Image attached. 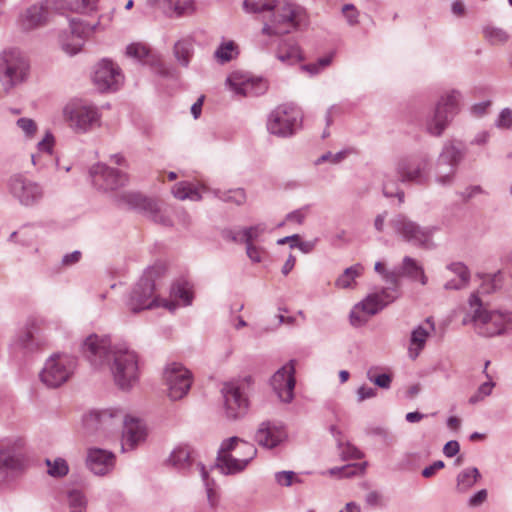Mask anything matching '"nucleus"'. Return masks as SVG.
I'll use <instances>...</instances> for the list:
<instances>
[{
	"mask_svg": "<svg viewBox=\"0 0 512 512\" xmlns=\"http://www.w3.org/2000/svg\"><path fill=\"white\" fill-rule=\"evenodd\" d=\"M375 368H370L367 371V378L369 381L373 382L375 385L382 389H389L392 383V377L389 374L382 373L378 375H374L373 372Z\"/></svg>",
	"mask_w": 512,
	"mask_h": 512,
	"instance_id": "nucleus-58",
	"label": "nucleus"
},
{
	"mask_svg": "<svg viewBox=\"0 0 512 512\" xmlns=\"http://www.w3.org/2000/svg\"><path fill=\"white\" fill-rule=\"evenodd\" d=\"M29 65L22 52L8 49L0 53V82L6 91L24 81Z\"/></svg>",
	"mask_w": 512,
	"mask_h": 512,
	"instance_id": "nucleus-10",
	"label": "nucleus"
},
{
	"mask_svg": "<svg viewBox=\"0 0 512 512\" xmlns=\"http://www.w3.org/2000/svg\"><path fill=\"white\" fill-rule=\"evenodd\" d=\"M166 300L174 301L180 307L192 305L194 300V286L184 278H179L171 285L170 298Z\"/></svg>",
	"mask_w": 512,
	"mask_h": 512,
	"instance_id": "nucleus-34",
	"label": "nucleus"
},
{
	"mask_svg": "<svg viewBox=\"0 0 512 512\" xmlns=\"http://www.w3.org/2000/svg\"><path fill=\"white\" fill-rule=\"evenodd\" d=\"M475 333L482 337L503 335L512 330V322H471Z\"/></svg>",
	"mask_w": 512,
	"mask_h": 512,
	"instance_id": "nucleus-40",
	"label": "nucleus"
},
{
	"mask_svg": "<svg viewBox=\"0 0 512 512\" xmlns=\"http://www.w3.org/2000/svg\"><path fill=\"white\" fill-rule=\"evenodd\" d=\"M82 354L94 370L109 367L115 385L123 391L139 381V356L124 342L112 344L109 336L92 334L84 340Z\"/></svg>",
	"mask_w": 512,
	"mask_h": 512,
	"instance_id": "nucleus-1",
	"label": "nucleus"
},
{
	"mask_svg": "<svg viewBox=\"0 0 512 512\" xmlns=\"http://www.w3.org/2000/svg\"><path fill=\"white\" fill-rule=\"evenodd\" d=\"M364 267L360 264H354L346 268L335 280V286L340 289L353 288L356 278L363 274Z\"/></svg>",
	"mask_w": 512,
	"mask_h": 512,
	"instance_id": "nucleus-45",
	"label": "nucleus"
},
{
	"mask_svg": "<svg viewBox=\"0 0 512 512\" xmlns=\"http://www.w3.org/2000/svg\"><path fill=\"white\" fill-rule=\"evenodd\" d=\"M430 164L428 155H405L397 159L395 170L403 183L426 185L430 182Z\"/></svg>",
	"mask_w": 512,
	"mask_h": 512,
	"instance_id": "nucleus-9",
	"label": "nucleus"
},
{
	"mask_svg": "<svg viewBox=\"0 0 512 512\" xmlns=\"http://www.w3.org/2000/svg\"><path fill=\"white\" fill-rule=\"evenodd\" d=\"M447 269L456 274L462 283H468L470 279V272L467 266L462 262H452L447 265Z\"/></svg>",
	"mask_w": 512,
	"mask_h": 512,
	"instance_id": "nucleus-59",
	"label": "nucleus"
},
{
	"mask_svg": "<svg viewBox=\"0 0 512 512\" xmlns=\"http://www.w3.org/2000/svg\"><path fill=\"white\" fill-rule=\"evenodd\" d=\"M226 85L235 95L244 97L260 96L268 89L263 78L252 77L240 71L232 72L226 79Z\"/></svg>",
	"mask_w": 512,
	"mask_h": 512,
	"instance_id": "nucleus-19",
	"label": "nucleus"
},
{
	"mask_svg": "<svg viewBox=\"0 0 512 512\" xmlns=\"http://www.w3.org/2000/svg\"><path fill=\"white\" fill-rule=\"evenodd\" d=\"M7 186L11 196L24 207L40 204L45 195L40 183L20 173L10 176Z\"/></svg>",
	"mask_w": 512,
	"mask_h": 512,
	"instance_id": "nucleus-13",
	"label": "nucleus"
},
{
	"mask_svg": "<svg viewBox=\"0 0 512 512\" xmlns=\"http://www.w3.org/2000/svg\"><path fill=\"white\" fill-rule=\"evenodd\" d=\"M62 116L76 134H87L101 126V112L98 107L82 99H73L66 103Z\"/></svg>",
	"mask_w": 512,
	"mask_h": 512,
	"instance_id": "nucleus-5",
	"label": "nucleus"
},
{
	"mask_svg": "<svg viewBox=\"0 0 512 512\" xmlns=\"http://www.w3.org/2000/svg\"><path fill=\"white\" fill-rule=\"evenodd\" d=\"M21 443L13 447L0 449V483L6 481L14 472L22 467L23 456L19 448Z\"/></svg>",
	"mask_w": 512,
	"mask_h": 512,
	"instance_id": "nucleus-30",
	"label": "nucleus"
},
{
	"mask_svg": "<svg viewBox=\"0 0 512 512\" xmlns=\"http://www.w3.org/2000/svg\"><path fill=\"white\" fill-rule=\"evenodd\" d=\"M148 4L167 16H183L195 10L194 0H148Z\"/></svg>",
	"mask_w": 512,
	"mask_h": 512,
	"instance_id": "nucleus-31",
	"label": "nucleus"
},
{
	"mask_svg": "<svg viewBox=\"0 0 512 512\" xmlns=\"http://www.w3.org/2000/svg\"><path fill=\"white\" fill-rule=\"evenodd\" d=\"M50 8L46 0L27 7L18 17V25L24 31H32L49 22Z\"/></svg>",
	"mask_w": 512,
	"mask_h": 512,
	"instance_id": "nucleus-27",
	"label": "nucleus"
},
{
	"mask_svg": "<svg viewBox=\"0 0 512 512\" xmlns=\"http://www.w3.org/2000/svg\"><path fill=\"white\" fill-rule=\"evenodd\" d=\"M246 245V254L253 263H260L266 255V250L263 247L257 246L254 243H244Z\"/></svg>",
	"mask_w": 512,
	"mask_h": 512,
	"instance_id": "nucleus-61",
	"label": "nucleus"
},
{
	"mask_svg": "<svg viewBox=\"0 0 512 512\" xmlns=\"http://www.w3.org/2000/svg\"><path fill=\"white\" fill-rule=\"evenodd\" d=\"M270 384L280 399L284 403H290L294 398L295 379V361L290 360L271 377Z\"/></svg>",
	"mask_w": 512,
	"mask_h": 512,
	"instance_id": "nucleus-21",
	"label": "nucleus"
},
{
	"mask_svg": "<svg viewBox=\"0 0 512 512\" xmlns=\"http://www.w3.org/2000/svg\"><path fill=\"white\" fill-rule=\"evenodd\" d=\"M446 332V322H421L411 332L408 349L411 359H416L424 349L426 341L431 336L443 337Z\"/></svg>",
	"mask_w": 512,
	"mask_h": 512,
	"instance_id": "nucleus-22",
	"label": "nucleus"
},
{
	"mask_svg": "<svg viewBox=\"0 0 512 512\" xmlns=\"http://www.w3.org/2000/svg\"><path fill=\"white\" fill-rule=\"evenodd\" d=\"M194 40L191 37H185L178 40L173 47V54L179 65L188 67L194 55Z\"/></svg>",
	"mask_w": 512,
	"mask_h": 512,
	"instance_id": "nucleus-41",
	"label": "nucleus"
},
{
	"mask_svg": "<svg viewBox=\"0 0 512 512\" xmlns=\"http://www.w3.org/2000/svg\"><path fill=\"white\" fill-rule=\"evenodd\" d=\"M69 505L72 508L70 512H85L86 498L79 490H71L68 493Z\"/></svg>",
	"mask_w": 512,
	"mask_h": 512,
	"instance_id": "nucleus-56",
	"label": "nucleus"
},
{
	"mask_svg": "<svg viewBox=\"0 0 512 512\" xmlns=\"http://www.w3.org/2000/svg\"><path fill=\"white\" fill-rule=\"evenodd\" d=\"M497 314L505 317L503 313ZM496 316V311L486 309L477 293H472L468 299V307L465 308V316L462 320H492Z\"/></svg>",
	"mask_w": 512,
	"mask_h": 512,
	"instance_id": "nucleus-35",
	"label": "nucleus"
},
{
	"mask_svg": "<svg viewBox=\"0 0 512 512\" xmlns=\"http://www.w3.org/2000/svg\"><path fill=\"white\" fill-rule=\"evenodd\" d=\"M199 467H200L202 479L205 483L207 499H208L210 505L213 507L217 503V495H216L214 488L212 487L213 483H211L208 479V472L206 471L205 466L202 464H199Z\"/></svg>",
	"mask_w": 512,
	"mask_h": 512,
	"instance_id": "nucleus-63",
	"label": "nucleus"
},
{
	"mask_svg": "<svg viewBox=\"0 0 512 512\" xmlns=\"http://www.w3.org/2000/svg\"><path fill=\"white\" fill-rule=\"evenodd\" d=\"M99 23L90 25L78 18H72L69 26L60 31L58 42L61 49L68 55L74 56L79 53L85 43L86 38L93 33Z\"/></svg>",
	"mask_w": 512,
	"mask_h": 512,
	"instance_id": "nucleus-14",
	"label": "nucleus"
},
{
	"mask_svg": "<svg viewBox=\"0 0 512 512\" xmlns=\"http://www.w3.org/2000/svg\"><path fill=\"white\" fill-rule=\"evenodd\" d=\"M126 412L118 407L93 410L83 419L84 427L90 434L108 436L122 425Z\"/></svg>",
	"mask_w": 512,
	"mask_h": 512,
	"instance_id": "nucleus-12",
	"label": "nucleus"
},
{
	"mask_svg": "<svg viewBox=\"0 0 512 512\" xmlns=\"http://www.w3.org/2000/svg\"><path fill=\"white\" fill-rule=\"evenodd\" d=\"M460 93L450 91L439 99L432 114L423 123L425 131L434 137H440L458 113Z\"/></svg>",
	"mask_w": 512,
	"mask_h": 512,
	"instance_id": "nucleus-7",
	"label": "nucleus"
},
{
	"mask_svg": "<svg viewBox=\"0 0 512 512\" xmlns=\"http://www.w3.org/2000/svg\"><path fill=\"white\" fill-rule=\"evenodd\" d=\"M398 274V296L400 295V278L406 277L411 281H418L422 285H426L428 278L425 275L422 265L410 256H405L401 264L395 267Z\"/></svg>",
	"mask_w": 512,
	"mask_h": 512,
	"instance_id": "nucleus-32",
	"label": "nucleus"
},
{
	"mask_svg": "<svg viewBox=\"0 0 512 512\" xmlns=\"http://www.w3.org/2000/svg\"><path fill=\"white\" fill-rule=\"evenodd\" d=\"M94 84L102 91H115L123 82V75L119 67L110 60L100 61L94 71Z\"/></svg>",
	"mask_w": 512,
	"mask_h": 512,
	"instance_id": "nucleus-23",
	"label": "nucleus"
},
{
	"mask_svg": "<svg viewBox=\"0 0 512 512\" xmlns=\"http://www.w3.org/2000/svg\"><path fill=\"white\" fill-rule=\"evenodd\" d=\"M483 33L486 40L492 45L505 44L510 38L504 29L493 26L485 27Z\"/></svg>",
	"mask_w": 512,
	"mask_h": 512,
	"instance_id": "nucleus-52",
	"label": "nucleus"
},
{
	"mask_svg": "<svg viewBox=\"0 0 512 512\" xmlns=\"http://www.w3.org/2000/svg\"><path fill=\"white\" fill-rule=\"evenodd\" d=\"M214 196L226 203H232L237 206L243 205L247 200L246 192L243 188H235L229 190L216 189L213 191Z\"/></svg>",
	"mask_w": 512,
	"mask_h": 512,
	"instance_id": "nucleus-47",
	"label": "nucleus"
},
{
	"mask_svg": "<svg viewBox=\"0 0 512 512\" xmlns=\"http://www.w3.org/2000/svg\"><path fill=\"white\" fill-rule=\"evenodd\" d=\"M382 191L385 197H397L400 203L404 201V191L399 188L396 181L390 180L387 175L383 180Z\"/></svg>",
	"mask_w": 512,
	"mask_h": 512,
	"instance_id": "nucleus-55",
	"label": "nucleus"
},
{
	"mask_svg": "<svg viewBox=\"0 0 512 512\" xmlns=\"http://www.w3.org/2000/svg\"><path fill=\"white\" fill-rule=\"evenodd\" d=\"M163 378L167 386L168 397L173 401L186 396L192 384L191 372L177 362L166 365Z\"/></svg>",
	"mask_w": 512,
	"mask_h": 512,
	"instance_id": "nucleus-16",
	"label": "nucleus"
},
{
	"mask_svg": "<svg viewBox=\"0 0 512 512\" xmlns=\"http://www.w3.org/2000/svg\"><path fill=\"white\" fill-rule=\"evenodd\" d=\"M76 368V357L66 353H55L46 360L40 372V380L49 388H57L72 377Z\"/></svg>",
	"mask_w": 512,
	"mask_h": 512,
	"instance_id": "nucleus-8",
	"label": "nucleus"
},
{
	"mask_svg": "<svg viewBox=\"0 0 512 512\" xmlns=\"http://www.w3.org/2000/svg\"><path fill=\"white\" fill-rule=\"evenodd\" d=\"M266 230L267 226L265 223H258L253 226L244 227L237 232L229 230L226 232L225 237H228L232 241L238 243H254L255 241L260 240Z\"/></svg>",
	"mask_w": 512,
	"mask_h": 512,
	"instance_id": "nucleus-38",
	"label": "nucleus"
},
{
	"mask_svg": "<svg viewBox=\"0 0 512 512\" xmlns=\"http://www.w3.org/2000/svg\"><path fill=\"white\" fill-rule=\"evenodd\" d=\"M375 272H377L389 286L387 288H396L398 290V274L395 271V268L392 270H387L385 265L378 261L374 266Z\"/></svg>",
	"mask_w": 512,
	"mask_h": 512,
	"instance_id": "nucleus-53",
	"label": "nucleus"
},
{
	"mask_svg": "<svg viewBox=\"0 0 512 512\" xmlns=\"http://www.w3.org/2000/svg\"><path fill=\"white\" fill-rule=\"evenodd\" d=\"M37 328L34 323L28 325L24 331L17 335L15 344L28 351H33L40 346V341L35 337Z\"/></svg>",
	"mask_w": 512,
	"mask_h": 512,
	"instance_id": "nucleus-46",
	"label": "nucleus"
},
{
	"mask_svg": "<svg viewBox=\"0 0 512 512\" xmlns=\"http://www.w3.org/2000/svg\"><path fill=\"white\" fill-rule=\"evenodd\" d=\"M288 438L286 428L274 421H263L255 432L256 443L266 449H274L283 444Z\"/></svg>",
	"mask_w": 512,
	"mask_h": 512,
	"instance_id": "nucleus-24",
	"label": "nucleus"
},
{
	"mask_svg": "<svg viewBox=\"0 0 512 512\" xmlns=\"http://www.w3.org/2000/svg\"><path fill=\"white\" fill-rule=\"evenodd\" d=\"M278 0H244L243 9L247 13L271 12V18L264 22L261 35L268 38L291 33L306 24L304 9L294 3L278 7Z\"/></svg>",
	"mask_w": 512,
	"mask_h": 512,
	"instance_id": "nucleus-2",
	"label": "nucleus"
},
{
	"mask_svg": "<svg viewBox=\"0 0 512 512\" xmlns=\"http://www.w3.org/2000/svg\"><path fill=\"white\" fill-rule=\"evenodd\" d=\"M42 228L40 223L22 226L9 235L8 242L31 246L39 238Z\"/></svg>",
	"mask_w": 512,
	"mask_h": 512,
	"instance_id": "nucleus-39",
	"label": "nucleus"
},
{
	"mask_svg": "<svg viewBox=\"0 0 512 512\" xmlns=\"http://www.w3.org/2000/svg\"><path fill=\"white\" fill-rule=\"evenodd\" d=\"M341 13L350 27L359 24L360 12L353 4H344Z\"/></svg>",
	"mask_w": 512,
	"mask_h": 512,
	"instance_id": "nucleus-57",
	"label": "nucleus"
},
{
	"mask_svg": "<svg viewBox=\"0 0 512 512\" xmlns=\"http://www.w3.org/2000/svg\"><path fill=\"white\" fill-rule=\"evenodd\" d=\"M47 473L54 478H62L69 472V466L64 458L58 457L54 460L46 459Z\"/></svg>",
	"mask_w": 512,
	"mask_h": 512,
	"instance_id": "nucleus-51",
	"label": "nucleus"
},
{
	"mask_svg": "<svg viewBox=\"0 0 512 512\" xmlns=\"http://www.w3.org/2000/svg\"><path fill=\"white\" fill-rule=\"evenodd\" d=\"M167 271V266L163 262H156L149 266L131 290L126 305L130 311L137 313L143 310L163 309L170 314L177 310V304L174 301L154 296L156 281L161 279Z\"/></svg>",
	"mask_w": 512,
	"mask_h": 512,
	"instance_id": "nucleus-3",
	"label": "nucleus"
},
{
	"mask_svg": "<svg viewBox=\"0 0 512 512\" xmlns=\"http://www.w3.org/2000/svg\"><path fill=\"white\" fill-rule=\"evenodd\" d=\"M207 191V188L204 185L192 183L189 181H180L176 183L171 192L173 196L179 200H191V201H200L202 199V195Z\"/></svg>",
	"mask_w": 512,
	"mask_h": 512,
	"instance_id": "nucleus-36",
	"label": "nucleus"
},
{
	"mask_svg": "<svg viewBox=\"0 0 512 512\" xmlns=\"http://www.w3.org/2000/svg\"><path fill=\"white\" fill-rule=\"evenodd\" d=\"M494 385L495 384L492 381L482 383L477 389L476 393L469 398V403L476 404L479 401H482L485 397L489 396L492 393Z\"/></svg>",
	"mask_w": 512,
	"mask_h": 512,
	"instance_id": "nucleus-60",
	"label": "nucleus"
},
{
	"mask_svg": "<svg viewBox=\"0 0 512 512\" xmlns=\"http://www.w3.org/2000/svg\"><path fill=\"white\" fill-rule=\"evenodd\" d=\"M398 297L396 288H383L378 292L371 293L354 307L350 312L349 320H360L357 315L360 310L366 316L375 315Z\"/></svg>",
	"mask_w": 512,
	"mask_h": 512,
	"instance_id": "nucleus-20",
	"label": "nucleus"
},
{
	"mask_svg": "<svg viewBox=\"0 0 512 512\" xmlns=\"http://www.w3.org/2000/svg\"><path fill=\"white\" fill-rule=\"evenodd\" d=\"M16 124L27 137H33L37 131L36 123L30 118H19Z\"/></svg>",
	"mask_w": 512,
	"mask_h": 512,
	"instance_id": "nucleus-64",
	"label": "nucleus"
},
{
	"mask_svg": "<svg viewBox=\"0 0 512 512\" xmlns=\"http://www.w3.org/2000/svg\"><path fill=\"white\" fill-rule=\"evenodd\" d=\"M99 0H46V4L54 13H78L90 15L98 9Z\"/></svg>",
	"mask_w": 512,
	"mask_h": 512,
	"instance_id": "nucleus-28",
	"label": "nucleus"
},
{
	"mask_svg": "<svg viewBox=\"0 0 512 512\" xmlns=\"http://www.w3.org/2000/svg\"><path fill=\"white\" fill-rule=\"evenodd\" d=\"M457 174V169L452 166L441 163L437 160L434 169V181L441 187H450L454 184Z\"/></svg>",
	"mask_w": 512,
	"mask_h": 512,
	"instance_id": "nucleus-43",
	"label": "nucleus"
},
{
	"mask_svg": "<svg viewBox=\"0 0 512 512\" xmlns=\"http://www.w3.org/2000/svg\"><path fill=\"white\" fill-rule=\"evenodd\" d=\"M276 57L285 65H294L303 59L299 45L292 39L281 41L278 44Z\"/></svg>",
	"mask_w": 512,
	"mask_h": 512,
	"instance_id": "nucleus-37",
	"label": "nucleus"
},
{
	"mask_svg": "<svg viewBox=\"0 0 512 512\" xmlns=\"http://www.w3.org/2000/svg\"><path fill=\"white\" fill-rule=\"evenodd\" d=\"M238 55V46L233 41H225L214 52V57L220 63L231 61Z\"/></svg>",
	"mask_w": 512,
	"mask_h": 512,
	"instance_id": "nucleus-49",
	"label": "nucleus"
},
{
	"mask_svg": "<svg viewBox=\"0 0 512 512\" xmlns=\"http://www.w3.org/2000/svg\"><path fill=\"white\" fill-rule=\"evenodd\" d=\"M191 463V450L188 446H177L167 459V464L179 471L188 469Z\"/></svg>",
	"mask_w": 512,
	"mask_h": 512,
	"instance_id": "nucleus-42",
	"label": "nucleus"
},
{
	"mask_svg": "<svg viewBox=\"0 0 512 512\" xmlns=\"http://www.w3.org/2000/svg\"><path fill=\"white\" fill-rule=\"evenodd\" d=\"M301 123V110L291 104H282L269 114L267 129L278 137H289L295 134Z\"/></svg>",
	"mask_w": 512,
	"mask_h": 512,
	"instance_id": "nucleus-11",
	"label": "nucleus"
},
{
	"mask_svg": "<svg viewBox=\"0 0 512 512\" xmlns=\"http://www.w3.org/2000/svg\"><path fill=\"white\" fill-rule=\"evenodd\" d=\"M354 152V149L352 148H345L339 152L332 153L330 151L324 153L321 155L316 161V165H320L324 162H330L332 164H339L343 162L349 155H351Z\"/></svg>",
	"mask_w": 512,
	"mask_h": 512,
	"instance_id": "nucleus-54",
	"label": "nucleus"
},
{
	"mask_svg": "<svg viewBox=\"0 0 512 512\" xmlns=\"http://www.w3.org/2000/svg\"><path fill=\"white\" fill-rule=\"evenodd\" d=\"M494 124L499 129H512V110L510 108L502 109Z\"/></svg>",
	"mask_w": 512,
	"mask_h": 512,
	"instance_id": "nucleus-62",
	"label": "nucleus"
},
{
	"mask_svg": "<svg viewBox=\"0 0 512 512\" xmlns=\"http://www.w3.org/2000/svg\"><path fill=\"white\" fill-rule=\"evenodd\" d=\"M466 154V148L462 141L450 139L444 142L437 160L457 169Z\"/></svg>",
	"mask_w": 512,
	"mask_h": 512,
	"instance_id": "nucleus-33",
	"label": "nucleus"
},
{
	"mask_svg": "<svg viewBox=\"0 0 512 512\" xmlns=\"http://www.w3.org/2000/svg\"><path fill=\"white\" fill-rule=\"evenodd\" d=\"M481 478V474L476 467H470L462 470L456 478V489L464 493L471 489Z\"/></svg>",
	"mask_w": 512,
	"mask_h": 512,
	"instance_id": "nucleus-44",
	"label": "nucleus"
},
{
	"mask_svg": "<svg viewBox=\"0 0 512 512\" xmlns=\"http://www.w3.org/2000/svg\"><path fill=\"white\" fill-rule=\"evenodd\" d=\"M334 58V53H328L319 57L316 61L301 66V70L309 74V76H317L328 68Z\"/></svg>",
	"mask_w": 512,
	"mask_h": 512,
	"instance_id": "nucleus-48",
	"label": "nucleus"
},
{
	"mask_svg": "<svg viewBox=\"0 0 512 512\" xmlns=\"http://www.w3.org/2000/svg\"><path fill=\"white\" fill-rule=\"evenodd\" d=\"M390 224L395 233L405 242L420 248L433 249V235L438 230L436 226H420L404 214L395 215Z\"/></svg>",
	"mask_w": 512,
	"mask_h": 512,
	"instance_id": "nucleus-6",
	"label": "nucleus"
},
{
	"mask_svg": "<svg viewBox=\"0 0 512 512\" xmlns=\"http://www.w3.org/2000/svg\"><path fill=\"white\" fill-rule=\"evenodd\" d=\"M89 177L93 187L104 193L114 192L126 186L129 181L126 173L104 163L92 165L89 169Z\"/></svg>",
	"mask_w": 512,
	"mask_h": 512,
	"instance_id": "nucleus-15",
	"label": "nucleus"
},
{
	"mask_svg": "<svg viewBox=\"0 0 512 512\" xmlns=\"http://www.w3.org/2000/svg\"><path fill=\"white\" fill-rule=\"evenodd\" d=\"M87 468L97 476L110 473L115 466V455L104 449L90 448L86 457Z\"/></svg>",
	"mask_w": 512,
	"mask_h": 512,
	"instance_id": "nucleus-29",
	"label": "nucleus"
},
{
	"mask_svg": "<svg viewBox=\"0 0 512 512\" xmlns=\"http://www.w3.org/2000/svg\"><path fill=\"white\" fill-rule=\"evenodd\" d=\"M254 444L237 436L224 439L217 452L216 466L224 475L243 472L256 457Z\"/></svg>",
	"mask_w": 512,
	"mask_h": 512,
	"instance_id": "nucleus-4",
	"label": "nucleus"
},
{
	"mask_svg": "<svg viewBox=\"0 0 512 512\" xmlns=\"http://www.w3.org/2000/svg\"><path fill=\"white\" fill-rule=\"evenodd\" d=\"M122 426L121 448L123 452L134 450L145 441L147 429L142 420L126 415Z\"/></svg>",
	"mask_w": 512,
	"mask_h": 512,
	"instance_id": "nucleus-26",
	"label": "nucleus"
},
{
	"mask_svg": "<svg viewBox=\"0 0 512 512\" xmlns=\"http://www.w3.org/2000/svg\"><path fill=\"white\" fill-rule=\"evenodd\" d=\"M120 200L130 207L145 213L155 223L163 226L172 225V220L166 211L162 210L154 199L147 198L138 192H125L121 195Z\"/></svg>",
	"mask_w": 512,
	"mask_h": 512,
	"instance_id": "nucleus-18",
	"label": "nucleus"
},
{
	"mask_svg": "<svg viewBox=\"0 0 512 512\" xmlns=\"http://www.w3.org/2000/svg\"><path fill=\"white\" fill-rule=\"evenodd\" d=\"M221 393L228 418L237 419L245 415L248 409V399L235 383H225Z\"/></svg>",
	"mask_w": 512,
	"mask_h": 512,
	"instance_id": "nucleus-25",
	"label": "nucleus"
},
{
	"mask_svg": "<svg viewBox=\"0 0 512 512\" xmlns=\"http://www.w3.org/2000/svg\"><path fill=\"white\" fill-rule=\"evenodd\" d=\"M365 463L363 464H347L342 467H334L328 470V474L338 478H350L365 471Z\"/></svg>",
	"mask_w": 512,
	"mask_h": 512,
	"instance_id": "nucleus-50",
	"label": "nucleus"
},
{
	"mask_svg": "<svg viewBox=\"0 0 512 512\" xmlns=\"http://www.w3.org/2000/svg\"><path fill=\"white\" fill-rule=\"evenodd\" d=\"M126 55L142 65L149 66L153 73L163 78H172L174 69L143 43H131L126 47Z\"/></svg>",
	"mask_w": 512,
	"mask_h": 512,
	"instance_id": "nucleus-17",
	"label": "nucleus"
}]
</instances>
